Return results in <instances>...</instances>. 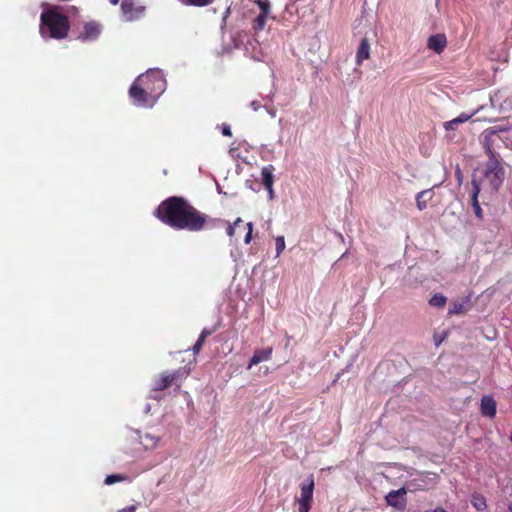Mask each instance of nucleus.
<instances>
[{"label": "nucleus", "mask_w": 512, "mask_h": 512, "mask_svg": "<svg viewBox=\"0 0 512 512\" xmlns=\"http://www.w3.org/2000/svg\"><path fill=\"white\" fill-rule=\"evenodd\" d=\"M155 215L166 225L177 230L200 231L207 216L200 213L181 197H170L155 210Z\"/></svg>", "instance_id": "obj_1"}, {"label": "nucleus", "mask_w": 512, "mask_h": 512, "mask_svg": "<svg viewBox=\"0 0 512 512\" xmlns=\"http://www.w3.org/2000/svg\"><path fill=\"white\" fill-rule=\"evenodd\" d=\"M40 34L44 38L64 39L67 37L70 24L68 17L52 7L43 12L40 17Z\"/></svg>", "instance_id": "obj_2"}, {"label": "nucleus", "mask_w": 512, "mask_h": 512, "mask_svg": "<svg viewBox=\"0 0 512 512\" xmlns=\"http://www.w3.org/2000/svg\"><path fill=\"white\" fill-rule=\"evenodd\" d=\"M138 82L147 86L150 97L158 98L166 89V80L163 73L158 69H149L145 74L138 77Z\"/></svg>", "instance_id": "obj_3"}, {"label": "nucleus", "mask_w": 512, "mask_h": 512, "mask_svg": "<svg viewBox=\"0 0 512 512\" xmlns=\"http://www.w3.org/2000/svg\"><path fill=\"white\" fill-rule=\"evenodd\" d=\"M300 490V496L296 498L298 512H309L314 491V477L312 474L300 485Z\"/></svg>", "instance_id": "obj_4"}, {"label": "nucleus", "mask_w": 512, "mask_h": 512, "mask_svg": "<svg viewBox=\"0 0 512 512\" xmlns=\"http://www.w3.org/2000/svg\"><path fill=\"white\" fill-rule=\"evenodd\" d=\"M121 12L125 21H134L143 16L145 12L144 6H135L133 0H122Z\"/></svg>", "instance_id": "obj_5"}, {"label": "nucleus", "mask_w": 512, "mask_h": 512, "mask_svg": "<svg viewBox=\"0 0 512 512\" xmlns=\"http://www.w3.org/2000/svg\"><path fill=\"white\" fill-rule=\"evenodd\" d=\"M129 95L133 99L134 103L138 106H146L148 103V97L150 96L147 86H143L138 79L131 85Z\"/></svg>", "instance_id": "obj_6"}, {"label": "nucleus", "mask_w": 512, "mask_h": 512, "mask_svg": "<svg viewBox=\"0 0 512 512\" xmlns=\"http://www.w3.org/2000/svg\"><path fill=\"white\" fill-rule=\"evenodd\" d=\"M406 489L404 487L398 490L390 491L386 496V502L388 505L395 508H403L405 506Z\"/></svg>", "instance_id": "obj_7"}, {"label": "nucleus", "mask_w": 512, "mask_h": 512, "mask_svg": "<svg viewBox=\"0 0 512 512\" xmlns=\"http://www.w3.org/2000/svg\"><path fill=\"white\" fill-rule=\"evenodd\" d=\"M447 45V39L444 34L431 35L427 40V47L436 53H441Z\"/></svg>", "instance_id": "obj_8"}, {"label": "nucleus", "mask_w": 512, "mask_h": 512, "mask_svg": "<svg viewBox=\"0 0 512 512\" xmlns=\"http://www.w3.org/2000/svg\"><path fill=\"white\" fill-rule=\"evenodd\" d=\"M480 407L482 415L490 418L496 415V401L492 396H483L481 399Z\"/></svg>", "instance_id": "obj_9"}, {"label": "nucleus", "mask_w": 512, "mask_h": 512, "mask_svg": "<svg viewBox=\"0 0 512 512\" xmlns=\"http://www.w3.org/2000/svg\"><path fill=\"white\" fill-rule=\"evenodd\" d=\"M370 58V43L367 38H363L358 46L355 62L357 65H361L363 61Z\"/></svg>", "instance_id": "obj_10"}, {"label": "nucleus", "mask_w": 512, "mask_h": 512, "mask_svg": "<svg viewBox=\"0 0 512 512\" xmlns=\"http://www.w3.org/2000/svg\"><path fill=\"white\" fill-rule=\"evenodd\" d=\"M272 355V348L267 347L265 349H258L254 352L252 358L250 359V362L248 364V369H251L252 366L257 365L261 362L270 360Z\"/></svg>", "instance_id": "obj_11"}, {"label": "nucleus", "mask_w": 512, "mask_h": 512, "mask_svg": "<svg viewBox=\"0 0 512 512\" xmlns=\"http://www.w3.org/2000/svg\"><path fill=\"white\" fill-rule=\"evenodd\" d=\"M497 136H498L497 131L494 128H488V129L484 130L483 133L481 134V136H480L481 142H482L487 154L494 153L492 146H493L494 138Z\"/></svg>", "instance_id": "obj_12"}, {"label": "nucleus", "mask_w": 512, "mask_h": 512, "mask_svg": "<svg viewBox=\"0 0 512 512\" xmlns=\"http://www.w3.org/2000/svg\"><path fill=\"white\" fill-rule=\"evenodd\" d=\"M470 298L466 297L462 300H453L449 305L448 314H464L468 311Z\"/></svg>", "instance_id": "obj_13"}, {"label": "nucleus", "mask_w": 512, "mask_h": 512, "mask_svg": "<svg viewBox=\"0 0 512 512\" xmlns=\"http://www.w3.org/2000/svg\"><path fill=\"white\" fill-rule=\"evenodd\" d=\"M475 115V112L474 113H471V114H467V113H461L459 116H457L456 118L450 120V121H446L443 123V127L446 131H452V130H456L458 128L459 125L467 122L468 120H470L473 116Z\"/></svg>", "instance_id": "obj_14"}, {"label": "nucleus", "mask_w": 512, "mask_h": 512, "mask_svg": "<svg viewBox=\"0 0 512 512\" xmlns=\"http://www.w3.org/2000/svg\"><path fill=\"white\" fill-rule=\"evenodd\" d=\"M171 384L173 383L171 381V378L169 377V372L166 371L153 380V390L163 391L166 388H168Z\"/></svg>", "instance_id": "obj_15"}, {"label": "nucleus", "mask_w": 512, "mask_h": 512, "mask_svg": "<svg viewBox=\"0 0 512 512\" xmlns=\"http://www.w3.org/2000/svg\"><path fill=\"white\" fill-rule=\"evenodd\" d=\"M489 160L486 164V169L484 172V176H491V173L494 171H504L503 167L500 165L498 160V156L494 153L488 154Z\"/></svg>", "instance_id": "obj_16"}, {"label": "nucleus", "mask_w": 512, "mask_h": 512, "mask_svg": "<svg viewBox=\"0 0 512 512\" xmlns=\"http://www.w3.org/2000/svg\"><path fill=\"white\" fill-rule=\"evenodd\" d=\"M274 167L272 165L264 166L261 170V180L265 188H270L274 184Z\"/></svg>", "instance_id": "obj_17"}, {"label": "nucleus", "mask_w": 512, "mask_h": 512, "mask_svg": "<svg viewBox=\"0 0 512 512\" xmlns=\"http://www.w3.org/2000/svg\"><path fill=\"white\" fill-rule=\"evenodd\" d=\"M433 197L432 189H427L419 192L416 195V204L419 210H424L427 207V202Z\"/></svg>", "instance_id": "obj_18"}, {"label": "nucleus", "mask_w": 512, "mask_h": 512, "mask_svg": "<svg viewBox=\"0 0 512 512\" xmlns=\"http://www.w3.org/2000/svg\"><path fill=\"white\" fill-rule=\"evenodd\" d=\"M100 34V26L96 22L86 23L84 26V39H96Z\"/></svg>", "instance_id": "obj_19"}, {"label": "nucleus", "mask_w": 512, "mask_h": 512, "mask_svg": "<svg viewBox=\"0 0 512 512\" xmlns=\"http://www.w3.org/2000/svg\"><path fill=\"white\" fill-rule=\"evenodd\" d=\"M488 181L493 191H497L503 183L504 171H494L491 176H484Z\"/></svg>", "instance_id": "obj_20"}, {"label": "nucleus", "mask_w": 512, "mask_h": 512, "mask_svg": "<svg viewBox=\"0 0 512 512\" xmlns=\"http://www.w3.org/2000/svg\"><path fill=\"white\" fill-rule=\"evenodd\" d=\"M187 375L188 372L184 368H180L173 372H169V377L171 378L172 383L175 384L177 387H180L182 380L186 378Z\"/></svg>", "instance_id": "obj_21"}, {"label": "nucleus", "mask_w": 512, "mask_h": 512, "mask_svg": "<svg viewBox=\"0 0 512 512\" xmlns=\"http://www.w3.org/2000/svg\"><path fill=\"white\" fill-rule=\"evenodd\" d=\"M140 441L146 449H153L156 447L159 437L146 433L140 436Z\"/></svg>", "instance_id": "obj_22"}, {"label": "nucleus", "mask_w": 512, "mask_h": 512, "mask_svg": "<svg viewBox=\"0 0 512 512\" xmlns=\"http://www.w3.org/2000/svg\"><path fill=\"white\" fill-rule=\"evenodd\" d=\"M471 504L478 511H484L487 508L485 497L478 493L472 495Z\"/></svg>", "instance_id": "obj_23"}, {"label": "nucleus", "mask_w": 512, "mask_h": 512, "mask_svg": "<svg viewBox=\"0 0 512 512\" xmlns=\"http://www.w3.org/2000/svg\"><path fill=\"white\" fill-rule=\"evenodd\" d=\"M472 194H471V204L472 206L474 205H478L479 204V201H478V196H479V193H480V185L481 183L476 180V178L474 177L472 179Z\"/></svg>", "instance_id": "obj_24"}, {"label": "nucleus", "mask_w": 512, "mask_h": 512, "mask_svg": "<svg viewBox=\"0 0 512 512\" xmlns=\"http://www.w3.org/2000/svg\"><path fill=\"white\" fill-rule=\"evenodd\" d=\"M447 298L441 293H435L429 300V304L434 307H444Z\"/></svg>", "instance_id": "obj_25"}, {"label": "nucleus", "mask_w": 512, "mask_h": 512, "mask_svg": "<svg viewBox=\"0 0 512 512\" xmlns=\"http://www.w3.org/2000/svg\"><path fill=\"white\" fill-rule=\"evenodd\" d=\"M214 0H183L184 5L203 7L213 3Z\"/></svg>", "instance_id": "obj_26"}, {"label": "nucleus", "mask_w": 512, "mask_h": 512, "mask_svg": "<svg viewBox=\"0 0 512 512\" xmlns=\"http://www.w3.org/2000/svg\"><path fill=\"white\" fill-rule=\"evenodd\" d=\"M268 16L269 15H266V14H259L254 21V29H256V30L264 29Z\"/></svg>", "instance_id": "obj_27"}, {"label": "nucleus", "mask_w": 512, "mask_h": 512, "mask_svg": "<svg viewBox=\"0 0 512 512\" xmlns=\"http://www.w3.org/2000/svg\"><path fill=\"white\" fill-rule=\"evenodd\" d=\"M125 479H126V477L121 475V474H112V475H108L105 478L104 483L106 485H112V484H115L117 482L124 481Z\"/></svg>", "instance_id": "obj_28"}, {"label": "nucleus", "mask_w": 512, "mask_h": 512, "mask_svg": "<svg viewBox=\"0 0 512 512\" xmlns=\"http://www.w3.org/2000/svg\"><path fill=\"white\" fill-rule=\"evenodd\" d=\"M257 5L260 9V14H270V2L269 0H257Z\"/></svg>", "instance_id": "obj_29"}, {"label": "nucleus", "mask_w": 512, "mask_h": 512, "mask_svg": "<svg viewBox=\"0 0 512 512\" xmlns=\"http://www.w3.org/2000/svg\"><path fill=\"white\" fill-rule=\"evenodd\" d=\"M276 255L279 256L285 249V240L283 236H278L275 239Z\"/></svg>", "instance_id": "obj_30"}, {"label": "nucleus", "mask_w": 512, "mask_h": 512, "mask_svg": "<svg viewBox=\"0 0 512 512\" xmlns=\"http://www.w3.org/2000/svg\"><path fill=\"white\" fill-rule=\"evenodd\" d=\"M205 340L204 339H201V338H198L196 343L194 344L192 350H193V353L194 354H198L204 344Z\"/></svg>", "instance_id": "obj_31"}, {"label": "nucleus", "mask_w": 512, "mask_h": 512, "mask_svg": "<svg viewBox=\"0 0 512 512\" xmlns=\"http://www.w3.org/2000/svg\"><path fill=\"white\" fill-rule=\"evenodd\" d=\"M472 207H473V211H474L476 217L479 218V219H483V211H482V209L480 207V204L474 205Z\"/></svg>", "instance_id": "obj_32"}, {"label": "nucleus", "mask_w": 512, "mask_h": 512, "mask_svg": "<svg viewBox=\"0 0 512 512\" xmlns=\"http://www.w3.org/2000/svg\"><path fill=\"white\" fill-rule=\"evenodd\" d=\"M222 134L224 136H232V132H231V129H230V126L226 125V124H223L222 125Z\"/></svg>", "instance_id": "obj_33"}, {"label": "nucleus", "mask_w": 512, "mask_h": 512, "mask_svg": "<svg viewBox=\"0 0 512 512\" xmlns=\"http://www.w3.org/2000/svg\"><path fill=\"white\" fill-rule=\"evenodd\" d=\"M213 333V330H209L207 328H204L199 336L201 339H206L208 336H210Z\"/></svg>", "instance_id": "obj_34"}, {"label": "nucleus", "mask_w": 512, "mask_h": 512, "mask_svg": "<svg viewBox=\"0 0 512 512\" xmlns=\"http://www.w3.org/2000/svg\"><path fill=\"white\" fill-rule=\"evenodd\" d=\"M250 107H251L254 111H258V110L262 107V105H261V103H260L259 101L254 100V101H252V102L250 103Z\"/></svg>", "instance_id": "obj_35"}, {"label": "nucleus", "mask_w": 512, "mask_h": 512, "mask_svg": "<svg viewBox=\"0 0 512 512\" xmlns=\"http://www.w3.org/2000/svg\"><path fill=\"white\" fill-rule=\"evenodd\" d=\"M235 228H236V227H235L234 225H232V224H229V225H228L227 230H226V233H227V235H228L229 237L234 236V234H235Z\"/></svg>", "instance_id": "obj_36"}, {"label": "nucleus", "mask_w": 512, "mask_h": 512, "mask_svg": "<svg viewBox=\"0 0 512 512\" xmlns=\"http://www.w3.org/2000/svg\"><path fill=\"white\" fill-rule=\"evenodd\" d=\"M135 511H136V506L131 505V506H128V507H125V508L119 510L118 512H135Z\"/></svg>", "instance_id": "obj_37"}, {"label": "nucleus", "mask_w": 512, "mask_h": 512, "mask_svg": "<svg viewBox=\"0 0 512 512\" xmlns=\"http://www.w3.org/2000/svg\"><path fill=\"white\" fill-rule=\"evenodd\" d=\"M266 190L268 191L269 199L270 200L274 199L275 193H274L273 186H270V188H266Z\"/></svg>", "instance_id": "obj_38"}, {"label": "nucleus", "mask_w": 512, "mask_h": 512, "mask_svg": "<svg viewBox=\"0 0 512 512\" xmlns=\"http://www.w3.org/2000/svg\"><path fill=\"white\" fill-rule=\"evenodd\" d=\"M264 107H265V109L267 110L268 114L271 117H275L276 116V110L274 108H268L266 105Z\"/></svg>", "instance_id": "obj_39"}, {"label": "nucleus", "mask_w": 512, "mask_h": 512, "mask_svg": "<svg viewBox=\"0 0 512 512\" xmlns=\"http://www.w3.org/2000/svg\"><path fill=\"white\" fill-rule=\"evenodd\" d=\"M229 154L233 157V158H236L238 157V150L236 148H230L229 149Z\"/></svg>", "instance_id": "obj_40"}, {"label": "nucleus", "mask_w": 512, "mask_h": 512, "mask_svg": "<svg viewBox=\"0 0 512 512\" xmlns=\"http://www.w3.org/2000/svg\"><path fill=\"white\" fill-rule=\"evenodd\" d=\"M251 239H252V232H249V231H248V232H247V234H246V236H245V238H244V242H245V244H249V243H250V241H251Z\"/></svg>", "instance_id": "obj_41"}, {"label": "nucleus", "mask_w": 512, "mask_h": 512, "mask_svg": "<svg viewBox=\"0 0 512 512\" xmlns=\"http://www.w3.org/2000/svg\"><path fill=\"white\" fill-rule=\"evenodd\" d=\"M240 223H242V219L240 217H238L232 225H234L235 227L238 226Z\"/></svg>", "instance_id": "obj_42"}, {"label": "nucleus", "mask_w": 512, "mask_h": 512, "mask_svg": "<svg viewBox=\"0 0 512 512\" xmlns=\"http://www.w3.org/2000/svg\"><path fill=\"white\" fill-rule=\"evenodd\" d=\"M247 228H248L249 232L253 231V224H252V222L247 223Z\"/></svg>", "instance_id": "obj_43"}, {"label": "nucleus", "mask_w": 512, "mask_h": 512, "mask_svg": "<svg viewBox=\"0 0 512 512\" xmlns=\"http://www.w3.org/2000/svg\"><path fill=\"white\" fill-rule=\"evenodd\" d=\"M112 5H117L119 0H109Z\"/></svg>", "instance_id": "obj_44"}, {"label": "nucleus", "mask_w": 512, "mask_h": 512, "mask_svg": "<svg viewBox=\"0 0 512 512\" xmlns=\"http://www.w3.org/2000/svg\"><path fill=\"white\" fill-rule=\"evenodd\" d=\"M433 512H446V511L442 508H436Z\"/></svg>", "instance_id": "obj_45"}, {"label": "nucleus", "mask_w": 512, "mask_h": 512, "mask_svg": "<svg viewBox=\"0 0 512 512\" xmlns=\"http://www.w3.org/2000/svg\"><path fill=\"white\" fill-rule=\"evenodd\" d=\"M508 509H509V512H512V504H509Z\"/></svg>", "instance_id": "obj_46"}]
</instances>
